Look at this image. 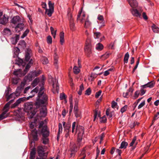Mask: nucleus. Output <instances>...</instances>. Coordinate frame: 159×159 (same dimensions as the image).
<instances>
[{"mask_svg":"<svg viewBox=\"0 0 159 159\" xmlns=\"http://www.w3.org/2000/svg\"><path fill=\"white\" fill-rule=\"evenodd\" d=\"M69 23L70 29L73 31H74L75 30V27L73 20H70Z\"/></svg>","mask_w":159,"mask_h":159,"instance_id":"26","label":"nucleus"},{"mask_svg":"<svg viewBox=\"0 0 159 159\" xmlns=\"http://www.w3.org/2000/svg\"><path fill=\"white\" fill-rule=\"evenodd\" d=\"M91 25V22L88 19H87L85 21L84 26L85 28H87L89 26Z\"/></svg>","mask_w":159,"mask_h":159,"instance_id":"40","label":"nucleus"},{"mask_svg":"<svg viewBox=\"0 0 159 159\" xmlns=\"http://www.w3.org/2000/svg\"><path fill=\"white\" fill-rule=\"evenodd\" d=\"M16 64L19 66L22 65L23 66H24L25 65V63H24L23 60L19 57L16 58Z\"/></svg>","mask_w":159,"mask_h":159,"instance_id":"16","label":"nucleus"},{"mask_svg":"<svg viewBox=\"0 0 159 159\" xmlns=\"http://www.w3.org/2000/svg\"><path fill=\"white\" fill-rule=\"evenodd\" d=\"M139 91L140 95L142 96L145 93L146 90H144L143 89L141 88L140 90Z\"/></svg>","mask_w":159,"mask_h":159,"instance_id":"61","label":"nucleus"},{"mask_svg":"<svg viewBox=\"0 0 159 159\" xmlns=\"http://www.w3.org/2000/svg\"><path fill=\"white\" fill-rule=\"evenodd\" d=\"M16 92L15 93H13L11 94L10 95L8 96L7 97V101H8L9 100L12 98L13 97H15V96H16V97H17L19 96V95H16Z\"/></svg>","mask_w":159,"mask_h":159,"instance_id":"34","label":"nucleus"},{"mask_svg":"<svg viewBox=\"0 0 159 159\" xmlns=\"http://www.w3.org/2000/svg\"><path fill=\"white\" fill-rule=\"evenodd\" d=\"M131 12L133 15L137 17H140L141 15V12L136 9H133Z\"/></svg>","mask_w":159,"mask_h":159,"instance_id":"20","label":"nucleus"},{"mask_svg":"<svg viewBox=\"0 0 159 159\" xmlns=\"http://www.w3.org/2000/svg\"><path fill=\"white\" fill-rule=\"evenodd\" d=\"M39 87H37L34 89L32 90L31 92V93L34 92L35 93H37L38 91H39Z\"/></svg>","mask_w":159,"mask_h":159,"instance_id":"59","label":"nucleus"},{"mask_svg":"<svg viewBox=\"0 0 159 159\" xmlns=\"http://www.w3.org/2000/svg\"><path fill=\"white\" fill-rule=\"evenodd\" d=\"M34 78L33 74L31 72H30L28 75L27 76L28 79L30 80H32V78Z\"/></svg>","mask_w":159,"mask_h":159,"instance_id":"46","label":"nucleus"},{"mask_svg":"<svg viewBox=\"0 0 159 159\" xmlns=\"http://www.w3.org/2000/svg\"><path fill=\"white\" fill-rule=\"evenodd\" d=\"M73 72L75 74H78L80 72V69L78 67L76 66H75L73 69Z\"/></svg>","mask_w":159,"mask_h":159,"instance_id":"38","label":"nucleus"},{"mask_svg":"<svg viewBox=\"0 0 159 159\" xmlns=\"http://www.w3.org/2000/svg\"><path fill=\"white\" fill-rule=\"evenodd\" d=\"M18 46L19 47L24 49L26 47V43L24 40H20Z\"/></svg>","mask_w":159,"mask_h":159,"instance_id":"23","label":"nucleus"},{"mask_svg":"<svg viewBox=\"0 0 159 159\" xmlns=\"http://www.w3.org/2000/svg\"><path fill=\"white\" fill-rule=\"evenodd\" d=\"M60 98L61 100H63L66 98V95L64 93L60 94Z\"/></svg>","mask_w":159,"mask_h":159,"instance_id":"62","label":"nucleus"},{"mask_svg":"<svg viewBox=\"0 0 159 159\" xmlns=\"http://www.w3.org/2000/svg\"><path fill=\"white\" fill-rule=\"evenodd\" d=\"M19 34H16V36L15 37H12L11 39V43L13 44H16L17 43L18 40H19Z\"/></svg>","mask_w":159,"mask_h":159,"instance_id":"15","label":"nucleus"},{"mask_svg":"<svg viewBox=\"0 0 159 159\" xmlns=\"http://www.w3.org/2000/svg\"><path fill=\"white\" fill-rule=\"evenodd\" d=\"M151 27L154 32L157 33L159 32V28L155 25L153 24Z\"/></svg>","mask_w":159,"mask_h":159,"instance_id":"31","label":"nucleus"},{"mask_svg":"<svg viewBox=\"0 0 159 159\" xmlns=\"http://www.w3.org/2000/svg\"><path fill=\"white\" fill-rule=\"evenodd\" d=\"M2 33L4 35L9 36L11 34V31L9 29L6 28L3 30Z\"/></svg>","mask_w":159,"mask_h":159,"instance_id":"22","label":"nucleus"},{"mask_svg":"<svg viewBox=\"0 0 159 159\" xmlns=\"http://www.w3.org/2000/svg\"><path fill=\"white\" fill-rule=\"evenodd\" d=\"M147 84L148 87L152 88L154 86L155 83L151 81L147 83Z\"/></svg>","mask_w":159,"mask_h":159,"instance_id":"41","label":"nucleus"},{"mask_svg":"<svg viewBox=\"0 0 159 159\" xmlns=\"http://www.w3.org/2000/svg\"><path fill=\"white\" fill-rule=\"evenodd\" d=\"M24 87V84L22 82L20 86H18L17 87L16 90V95H20L21 91L23 89Z\"/></svg>","mask_w":159,"mask_h":159,"instance_id":"12","label":"nucleus"},{"mask_svg":"<svg viewBox=\"0 0 159 159\" xmlns=\"http://www.w3.org/2000/svg\"><path fill=\"white\" fill-rule=\"evenodd\" d=\"M10 104L9 102L7 103L4 106L3 108L4 111H7V112L8 111L9 107Z\"/></svg>","mask_w":159,"mask_h":159,"instance_id":"43","label":"nucleus"},{"mask_svg":"<svg viewBox=\"0 0 159 159\" xmlns=\"http://www.w3.org/2000/svg\"><path fill=\"white\" fill-rule=\"evenodd\" d=\"M60 42L61 44H62L64 42V34L63 32H61L60 33Z\"/></svg>","mask_w":159,"mask_h":159,"instance_id":"27","label":"nucleus"},{"mask_svg":"<svg viewBox=\"0 0 159 159\" xmlns=\"http://www.w3.org/2000/svg\"><path fill=\"white\" fill-rule=\"evenodd\" d=\"M24 26V24L23 23L18 24L15 28L16 32L18 33L19 32L23 29Z\"/></svg>","mask_w":159,"mask_h":159,"instance_id":"17","label":"nucleus"},{"mask_svg":"<svg viewBox=\"0 0 159 159\" xmlns=\"http://www.w3.org/2000/svg\"><path fill=\"white\" fill-rule=\"evenodd\" d=\"M34 94H33L32 96H30L26 98L25 97H23L19 98L11 106V108H14L17 106L21 102H23L26 99L29 100L30 98H32Z\"/></svg>","mask_w":159,"mask_h":159,"instance_id":"7","label":"nucleus"},{"mask_svg":"<svg viewBox=\"0 0 159 159\" xmlns=\"http://www.w3.org/2000/svg\"><path fill=\"white\" fill-rule=\"evenodd\" d=\"M102 91L99 90L98 92H97L95 95V98H98L101 95V94L102 93Z\"/></svg>","mask_w":159,"mask_h":159,"instance_id":"60","label":"nucleus"},{"mask_svg":"<svg viewBox=\"0 0 159 159\" xmlns=\"http://www.w3.org/2000/svg\"><path fill=\"white\" fill-rule=\"evenodd\" d=\"M15 49L16 51L15 52V55L13 56L14 57H15L16 56H17L19 52L20 51L19 49L17 48H16Z\"/></svg>","mask_w":159,"mask_h":159,"instance_id":"56","label":"nucleus"},{"mask_svg":"<svg viewBox=\"0 0 159 159\" xmlns=\"http://www.w3.org/2000/svg\"><path fill=\"white\" fill-rule=\"evenodd\" d=\"M31 134L33 136V141H37L38 139V132L36 129H34L31 130Z\"/></svg>","mask_w":159,"mask_h":159,"instance_id":"10","label":"nucleus"},{"mask_svg":"<svg viewBox=\"0 0 159 159\" xmlns=\"http://www.w3.org/2000/svg\"><path fill=\"white\" fill-rule=\"evenodd\" d=\"M143 98H139L137 101V102H135L133 105V107H134V110L135 108L136 107L138 103L141 101V100Z\"/></svg>","mask_w":159,"mask_h":159,"instance_id":"45","label":"nucleus"},{"mask_svg":"<svg viewBox=\"0 0 159 159\" xmlns=\"http://www.w3.org/2000/svg\"><path fill=\"white\" fill-rule=\"evenodd\" d=\"M84 88L83 84H81L80 87V89L78 92V94L81 95L82 93V91L84 90Z\"/></svg>","mask_w":159,"mask_h":159,"instance_id":"36","label":"nucleus"},{"mask_svg":"<svg viewBox=\"0 0 159 159\" xmlns=\"http://www.w3.org/2000/svg\"><path fill=\"white\" fill-rule=\"evenodd\" d=\"M97 74L94 73H92L90 77L92 78V79L91 80L92 81H93L94 79H95L97 76Z\"/></svg>","mask_w":159,"mask_h":159,"instance_id":"57","label":"nucleus"},{"mask_svg":"<svg viewBox=\"0 0 159 159\" xmlns=\"http://www.w3.org/2000/svg\"><path fill=\"white\" fill-rule=\"evenodd\" d=\"M128 143L127 142H125V141H122L120 144V146L119 147V148L120 149H125L127 146H128Z\"/></svg>","mask_w":159,"mask_h":159,"instance_id":"29","label":"nucleus"},{"mask_svg":"<svg viewBox=\"0 0 159 159\" xmlns=\"http://www.w3.org/2000/svg\"><path fill=\"white\" fill-rule=\"evenodd\" d=\"M2 15V13L0 12V17ZM8 21V18L6 17L4 15L3 17L0 19V23L1 24L5 25Z\"/></svg>","mask_w":159,"mask_h":159,"instance_id":"13","label":"nucleus"},{"mask_svg":"<svg viewBox=\"0 0 159 159\" xmlns=\"http://www.w3.org/2000/svg\"><path fill=\"white\" fill-rule=\"evenodd\" d=\"M7 110L4 111L1 115H0V120L4 119L8 116L7 115Z\"/></svg>","mask_w":159,"mask_h":159,"instance_id":"28","label":"nucleus"},{"mask_svg":"<svg viewBox=\"0 0 159 159\" xmlns=\"http://www.w3.org/2000/svg\"><path fill=\"white\" fill-rule=\"evenodd\" d=\"M102 120L101 121V122L102 123H105L107 121V119L106 117L105 116L101 118Z\"/></svg>","mask_w":159,"mask_h":159,"instance_id":"63","label":"nucleus"},{"mask_svg":"<svg viewBox=\"0 0 159 159\" xmlns=\"http://www.w3.org/2000/svg\"><path fill=\"white\" fill-rule=\"evenodd\" d=\"M32 55L31 50L29 48H27L25 51V60L26 62L28 61L30 59Z\"/></svg>","mask_w":159,"mask_h":159,"instance_id":"9","label":"nucleus"},{"mask_svg":"<svg viewBox=\"0 0 159 159\" xmlns=\"http://www.w3.org/2000/svg\"><path fill=\"white\" fill-rule=\"evenodd\" d=\"M74 111L75 116L76 118H81V112L80 111H79L78 108H74Z\"/></svg>","mask_w":159,"mask_h":159,"instance_id":"18","label":"nucleus"},{"mask_svg":"<svg viewBox=\"0 0 159 159\" xmlns=\"http://www.w3.org/2000/svg\"><path fill=\"white\" fill-rule=\"evenodd\" d=\"M20 20V18L18 16L13 17L11 20L12 23L15 24L19 22Z\"/></svg>","mask_w":159,"mask_h":159,"instance_id":"19","label":"nucleus"},{"mask_svg":"<svg viewBox=\"0 0 159 159\" xmlns=\"http://www.w3.org/2000/svg\"><path fill=\"white\" fill-rule=\"evenodd\" d=\"M89 40H87L86 43V45L84 48V51L85 54L87 56L89 57L92 53L91 45L90 43Z\"/></svg>","mask_w":159,"mask_h":159,"instance_id":"6","label":"nucleus"},{"mask_svg":"<svg viewBox=\"0 0 159 159\" xmlns=\"http://www.w3.org/2000/svg\"><path fill=\"white\" fill-rule=\"evenodd\" d=\"M47 109L46 107H43L40 109L38 116L40 117H45L47 115Z\"/></svg>","mask_w":159,"mask_h":159,"instance_id":"8","label":"nucleus"},{"mask_svg":"<svg viewBox=\"0 0 159 159\" xmlns=\"http://www.w3.org/2000/svg\"><path fill=\"white\" fill-rule=\"evenodd\" d=\"M76 132L78 131V134L77 142L80 143L81 141L83 138V136L84 133V129L83 127L81 126H77L75 129Z\"/></svg>","mask_w":159,"mask_h":159,"instance_id":"4","label":"nucleus"},{"mask_svg":"<svg viewBox=\"0 0 159 159\" xmlns=\"http://www.w3.org/2000/svg\"><path fill=\"white\" fill-rule=\"evenodd\" d=\"M44 122L43 121H41V122L39 123L38 124L39 125V131H40V133L41 134V132L42 129L44 127L46 126L47 128V130H49L48 129L47 126L46 125H43L44 124Z\"/></svg>","mask_w":159,"mask_h":159,"instance_id":"21","label":"nucleus"},{"mask_svg":"<svg viewBox=\"0 0 159 159\" xmlns=\"http://www.w3.org/2000/svg\"><path fill=\"white\" fill-rule=\"evenodd\" d=\"M109 55V54L106 53L105 54L102 55L101 56V58L103 60L107 58Z\"/></svg>","mask_w":159,"mask_h":159,"instance_id":"44","label":"nucleus"},{"mask_svg":"<svg viewBox=\"0 0 159 159\" xmlns=\"http://www.w3.org/2000/svg\"><path fill=\"white\" fill-rule=\"evenodd\" d=\"M54 10L51 9H46L45 11V12L49 16H51Z\"/></svg>","mask_w":159,"mask_h":159,"instance_id":"30","label":"nucleus"},{"mask_svg":"<svg viewBox=\"0 0 159 159\" xmlns=\"http://www.w3.org/2000/svg\"><path fill=\"white\" fill-rule=\"evenodd\" d=\"M33 64L32 59L30 60L29 63L26 66L25 69L24 70L23 72L22 73L23 75H25L27 72L28 71L29 69L31 66V65Z\"/></svg>","mask_w":159,"mask_h":159,"instance_id":"11","label":"nucleus"},{"mask_svg":"<svg viewBox=\"0 0 159 159\" xmlns=\"http://www.w3.org/2000/svg\"><path fill=\"white\" fill-rule=\"evenodd\" d=\"M36 154V149L34 148L30 152V159H34Z\"/></svg>","mask_w":159,"mask_h":159,"instance_id":"25","label":"nucleus"},{"mask_svg":"<svg viewBox=\"0 0 159 159\" xmlns=\"http://www.w3.org/2000/svg\"><path fill=\"white\" fill-rule=\"evenodd\" d=\"M129 57V55L128 52H127L125 54L124 59V64L127 63Z\"/></svg>","mask_w":159,"mask_h":159,"instance_id":"33","label":"nucleus"},{"mask_svg":"<svg viewBox=\"0 0 159 159\" xmlns=\"http://www.w3.org/2000/svg\"><path fill=\"white\" fill-rule=\"evenodd\" d=\"M54 3H52L50 1H48V5L49 9H51L54 10Z\"/></svg>","mask_w":159,"mask_h":159,"instance_id":"39","label":"nucleus"},{"mask_svg":"<svg viewBox=\"0 0 159 159\" xmlns=\"http://www.w3.org/2000/svg\"><path fill=\"white\" fill-rule=\"evenodd\" d=\"M91 90L90 88H88L85 92V94L87 95H89L91 94Z\"/></svg>","mask_w":159,"mask_h":159,"instance_id":"51","label":"nucleus"},{"mask_svg":"<svg viewBox=\"0 0 159 159\" xmlns=\"http://www.w3.org/2000/svg\"><path fill=\"white\" fill-rule=\"evenodd\" d=\"M48 100V97L46 93L42 94L41 95H38V98L36 102L39 108L43 104H47Z\"/></svg>","mask_w":159,"mask_h":159,"instance_id":"2","label":"nucleus"},{"mask_svg":"<svg viewBox=\"0 0 159 159\" xmlns=\"http://www.w3.org/2000/svg\"><path fill=\"white\" fill-rule=\"evenodd\" d=\"M79 102L78 99L77 98H75V106L74 108H78V104Z\"/></svg>","mask_w":159,"mask_h":159,"instance_id":"58","label":"nucleus"},{"mask_svg":"<svg viewBox=\"0 0 159 159\" xmlns=\"http://www.w3.org/2000/svg\"><path fill=\"white\" fill-rule=\"evenodd\" d=\"M39 82V79L38 78H36L35 79L33 82V86H35L37 85Z\"/></svg>","mask_w":159,"mask_h":159,"instance_id":"49","label":"nucleus"},{"mask_svg":"<svg viewBox=\"0 0 159 159\" xmlns=\"http://www.w3.org/2000/svg\"><path fill=\"white\" fill-rule=\"evenodd\" d=\"M29 32V29H27L23 33L22 35L21 36V38L22 39L24 38L25 37Z\"/></svg>","mask_w":159,"mask_h":159,"instance_id":"47","label":"nucleus"},{"mask_svg":"<svg viewBox=\"0 0 159 159\" xmlns=\"http://www.w3.org/2000/svg\"><path fill=\"white\" fill-rule=\"evenodd\" d=\"M47 42L48 43L51 44L52 43V38L50 35L48 36L47 37Z\"/></svg>","mask_w":159,"mask_h":159,"instance_id":"48","label":"nucleus"},{"mask_svg":"<svg viewBox=\"0 0 159 159\" xmlns=\"http://www.w3.org/2000/svg\"><path fill=\"white\" fill-rule=\"evenodd\" d=\"M103 46L102 44L99 43L96 45V48L98 50H101L103 48Z\"/></svg>","mask_w":159,"mask_h":159,"instance_id":"35","label":"nucleus"},{"mask_svg":"<svg viewBox=\"0 0 159 159\" xmlns=\"http://www.w3.org/2000/svg\"><path fill=\"white\" fill-rule=\"evenodd\" d=\"M31 72H32V74H33L34 77L38 76L40 74L39 71H31Z\"/></svg>","mask_w":159,"mask_h":159,"instance_id":"42","label":"nucleus"},{"mask_svg":"<svg viewBox=\"0 0 159 159\" xmlns=\"http://www.w3.org/2000/svg\"><path fill=\"white\" fill-rule=\"evenodd\" d=\"M37 152L39 156L40 157H37L36 159H45L47 157V154L45 155L44 148L42 146H38L37 148Z\"/></svg>","mask_w":159,"mask_h":159,"instance_id":"5","label":"nucleus"},{"mask_svg":"<svg viewBox=\"0 0 159 159\" xmlns=\"http://www.w3.org/2000/svg\"><path fill=\"white\" fill-rule=\"evenodd\" d=\"M127 1L132 8H134L137 7L138 4L136 0H127Z\"/></svg>","mask_w":159,"mask_h":159,"instance_id":"14","label":"nucleus"},{"mask_svg":"<svg viewBox=\"0 0 159 159\" xmlns=\"http://www.w3.org/2000/svg\"><path fill=\"white\" fill-rule=\"evenodd\" d=\"M101 33L99 32H96L94 33V37L95 39L98 38L100 36Z\"/></svg>","mask_w":159,"mask_h":159,"instance_id":"52","label":"nucleus"},{"mask_svg":"<svg viewBox=\"0 0 159 159\" xmlns=\"http://www.w3.org/2000/svg\"><path fill=\"white\" fill-rule=\"evenodd\" d=\"M12 83L14 84H16L18 82V80L17 78H13L12 80Z\"/></svg>","mask_w":159,"mask_h":159,"instance_id":"64","label":"nucleus"},{"mask_svg":"<svg viewBox=\"0 0 159 159\" xmlns=\"http://www.w3.org/2000/svg\"><path fill=\"white\" fill-rule=\"evenodd\" d=\"M44 85L43 82L42 83V85L43 86ZM44 89V87L43 86L41 87L39 89V92L38 93V95H41L42 94L45 93L43 91V90Z\"/></svg>","mask_w":159,"mask_h":159,"instance_id":"32","label":"nucleus"},{"mask_svg":"<svg viewBox=\"0 0 159 159\" xmlns=\"http://www.w3.org/2000/svg\"><path fill=\"white\" fill-rule=\"evenodd\" d=\"M17 116L22 119L24 118V114L19 110L17 113Z\"/></svg>","mask_w":159,"mask_h":159,"instance_id":"37","label":"nucleus"},{"mask_svg":"<svg viewBox=\"0 0 159 159\" xmlns=\"http://www.w3.org/2000/svg\"><path fill=\"white\" fill-rule=\"evenodd\" d=\"M47 127L45 126L42 129L41 134H42L43 138H42L43 143L44 144H47L48 139L47 138L49 134V130H47Z\"/></svg>","mask_w":159,"mask_h":159,"instance_id":"3","label":"nucleus"},{"mask_svg":"<svg viewBox=\"0 0 159 159\" xmlns=\"http://www.w3.org/2000/svg\"><path fill=\"white\" fill-rule=\"evenodd\" d=\"M127 106L126 105H125L123 107L121 108L120 110V111L122 113H123L125 112L127 110Z\"/></svg>","mask_w":159,"mask_h":159,"instance_id":"55","label":"nucleus"},{"mask_svg":"<svg viewBox=\"0 0 159 159\" xmlns=\"http://www.w3.org/2000/svg\"><path fill=\"white\" fill-rule=\"evenodd\" d=\"M39 108V107L38 105H36V102L35 103L26 102L24 105V111L31 114L29 117L30 118H32L33 117Z\"/></svg>","mask_w":159,"mask_h":159,"instance_id":"1","label":"nucleus"},{"mask_svg":"<svg viewBox=\"0 0 159 159\" xmlns=\"http://www.w3.org/2000/svg\"><path fill=\"white\" fill-rule=\"evenodd\" d=\"M159 117V112H157V114L154 115L153 119V122H154Z\"/></svg>","mask_w":159,"mask_h":159,"instance_id":"54","label":"nucleus"},{"mask_svg":"<svg viewBox=\"0 0 159 159\" xmlns=\"http://www.w3.org/2000/svg\"><path fill=\"white\" fill-rule=\"evenodd\" d=\"M42 61L43 64H46L48 63V60L46 57H44L42 60Z\"/></svg>","mask_w":159,"mask_h":159,"instance_id":"53","label":"nucleus"},{"mask_svg":"<svg viewBox=\"0 0 159 159\" xmlns=\"http://www.w3.org/2000/svg\"><path fill=\"white\" fill-rule=\"evenodd\" d=\"M140 94V91L139 90L136 91L134 93V99H135L138 97Z\"/></svg>","mask_w":159,"mask_h":159,"instance_id":"50","label":"nucleus"},{"mask_svg":"<svg viewBox=\"0 0 159 159\" xmlns=\"http://www.w3.org/2000/svg\"><path fill=\"white\" fill-rule=\"evenodd\" d=\"M38 121L37 119H35L33 121H32L30 124V127L31 129H33L34 128V127H36L37 126V124Z\"/></svg>","mask_w":159,"mask_h":159,"instance_id":"24","label":"nucleus"}]
</instances>
